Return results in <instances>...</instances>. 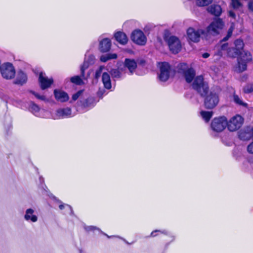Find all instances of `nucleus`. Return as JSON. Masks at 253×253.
<instances>
[{
    "label": "nucleus",
    "mask_w": 253,
    "mask_h": 253,
    "mask_svg": "<svg viewBox=\"0 0 253 253\" xmlns=\"http://www.w3.org/2000/svg\"><path fill=\"white\" fill-rule=\"evenodd\" d=\"M204 33L202 29H195L189 28L187 31V37L192 42H197L200 41V36Z\"/></svg>",
    "instance_id": "obj_11"
},
{
    "label": "nucleus",
    "mask_w": 253,
    "mask_h": 253,
    "mask_svg": "<svg viewBox=\"0 0 253 253\" xmlns=\"http://www.w3.org/2000/svg\"><path fill=\"white\" fill-rule=\"evenodd\" d=\"M33 94L37 97L38 99H40L41 100H45L46 97L45 96L43 95H40L39 94L33 92Z\"/></svg>",
    "instance_id": "obj_37"
},
{
    "label": "nucleus",
    "mask_w": 253,
    "mask_h": 253,
    "mask_svg": "<svg viewBox=\"0 0 253 253\" xmlns=\"http://www.w3.org/2000/svg\"><path fill=\"white\" fill-rule=\"evenodd\" d=\"M233 100L236 104L245 107H247V104L244 102L237 95H233Z\"/></svg>",
    "instance_id": "obj_26"
},
{
    "label": "nucleus",
    "mask_w": 253,
    "mask_h": 253,
    "mask_svg": "<svg viewBox=\"0 0 253 253\" xmlns=\"http://www.w3.org/2000/svg\"><path fill=\"white\" fill-rule=\"evenodd\" d=\"M169 50L174 54L178 53L181 49L179 40L175 36H170L166 40Z\"/></svg>",
    "instance_id": "obj_8"
},
{
    "label": "nucleus",
    "mask_w": 253,
    "mask_h": 253,
    "mask_svg": "<svg viewBox=\"0 0 253 253\" xmlns=\"http://www.w3.org/2000/svg\"><path fill=\"white\" fill-rule=\"evenodd\" d=\"M111 75L112 78H121L120 73L117 69L111 70Z\"/></svg>",
    "instance_id": "obj_34"
},
{
    "label": "nucleus",
    "mask_w": 253,
    "mask_h": 253,
    "mask_svg": "<svg viewBox=\"0 0 253 253\" xmlns=\"http://www.w3.org/2000/svg\"><path fill=\"white\" fill-rule=\"evenodd\" d=\"M157 65L160 69V79H168L170 77V66L168 62H159Z\"/></svg>",
    "instance_id": "obj_7"
},
{
    "label": "nucleus",
    "mask_w": 253,
    "mask_h": 253,
    "mask_svg": "<svg viewBox=\"0 0 253 253\" xmlns=\"http://www.w3.org/2000/svg\"><path fill=\"white\" fill-rule=\"evenodd\" d=\"M138 63H139V64L143 65L145 64V61L143 59H141V60H139Z\"/></svg>",
    "instance_id": "obj_49"
},
{
    "label": "nucleus",
    "mask_w": 253,
    "mask_h": 253,
    "mask_svg": "<svg viewBox=\"0 0 253 253\" xmlns=\"http://www.w3.org/2000/svg\"><path fill=\"white\" fill-rule=\"evenodd\" d=\"M235 45L236 49L240 52L241 49H242L244 46L243 42L241 40H237L235 41Z\"/></svg>",
    "instance_id": "obj_28"
},
{
    "label": "nucleus",
    "mask_w": 253,
    "mask_h": 253,
    "mask_svg": "<svg viewBox=\"0 0 253 253\" xmlns=\"http://www.w3.org/2000/svg\"><path fill=\"white\" fill-rule=\"evenodd\" d=\"M210 56L208 53H205L203 54V57L205 58H208Z\"/></svg>",
    "instance_id": "obj_51"
},
{
    "label": "nucleus",
    "mask_w": 253,
    "mask_h": 253,
    "mask_svg": "<svg viewBox=\"0 0 253 253\" xmlns=\"http://www.w3.org/2000/svg\"><path fill=\"white\" fill-rule=\"evenodd\" d=\"M166 81L167 80H160V84H161L162 85H166L165 83H166Z\"/></svg>",
    "instance_id": "obj_50"
},
{
    "label": "nucleus",
    "mask_w": 253,
    "mask_h": 253,
    "mask_svg": "<svg viewBox=\"0 0 253 253\" xmlns=\"http://www.w3.org/2000/svg\"><path fill=\"white\" fill-rule=\"evenodd\" d=\"M243 133L241 132L240 134H239V137L241 139H245V138L242 136Z\"/></svg>",
    "instance_id": "obj_53"
},
{
    "label": "nucleus",
    "mask_w": 253,
    "mask_h": 253,
    "mask_svg": "<svg viewBox=\"0 0 253 253\" xmlns=\"http://www.w3.org/2000/svg\"><path fill=\"white\" fill-rule=\"evenodd\" d=\"M39 84L42 89H45L53 84V80H40Z\"/></svg>",
    "instance_id": "obj_22"
},
{
    "label": "nucleus",
    "mask_w": 253,
    "mask_h": 253,
    "mask_svg": "<svg viewBox=\"0 0 253 253\" xmlns=\"http://www.w3.org/2000/svg\"><path fill=\"white\" fill-rule=\"evenodd\" d=\"M228 48L227 43H224L221 45H219L216 47L217 52L215 53L219 56H221L223 54V51L227 50Z\"/></svg>",
    "instance_id": "obj_23"
},
{
    "label": "nucleus",
    "mask_w": 253,
    "mask_h": 253,
    "mask_svg": "<svg viewBox=\"0 0 253 253\" xmlns=\"http://www.w3.org/2000/svg\"><path fill=\"white\" fill-rule=\"evenodd\" d=\"M243 123V118L239 115H236L227 121V128L230 131H235L242 126Z\"/></svg>",
    "instance_id": "obj_4"
},
{
    "label": "nucleus",
    "mask_w": 253,
    "mask_h": 253,
    "mask_svg": "<svg viewBox=\"0 0 253 253\" xmlns=\"http://www.w3.org/2000/svg\"><path fill=\"white\" fill-rule=\"evenodd\" d=\"M1 74L3 78L12 79L15 75V69L13 64L9 62L2 64L0 68Z\"/></svg>",
    "instance_id": "obj_2"
},
{
    "label": "nucleus",
    "mask_w": 253,
    "mask_h": 253,
    "mask_svg": "<svg viewBox=\"0 0 253 253\" xmlns=\"http://www.w3.org/2000/svg\"><path fill=\"white\" fill-rule=\"evenodd\" d=\"M249 8L250 10L253 11V1L249 3Z\"/></svg>",
    "instance_id": "obj_45"
},
{
    "label": "nucleus",
    "mask_w": 253,
    "mask_h": 253,
    "mask_svg": "<svg viewBox=\"0 0 253 253\" xmlns=\"http://www.w3.org/2000/svg\"><path fill=\"white\" fill-rule=\"evenodd\" d=\"M104 69V66H100L99 68L97 70L95 74V78L98 79L101 77L102 79H110V76L108 72L103 71Z\"/></svg>",
    "instance_id": "obj_18"
},
{
    "label": "nucleus",
    "mask_w": 253,
    "mask_h": 253,
    "mask_svg": "<svg viewBox=\"0 0 253 253\" xmlns=\"http://www.w3.org/2000/svg\"><path fill=\"white\" fill-rule=\"evenodd\" d=\"M247 151L250 154H253V141L248 145Z\"/></svg>",
    "instance_id": "obj_38"
},
{
    "label": "nucleus",
    "mask_w": 253,
    "mask_h": 253,
    "mask_svg": "<svg viewBox=\"0 0 253 253\" xmlns=\"http://www.w3.org/2000/svg\"><path fill=\"white\" fill-rule=\"evenodd\" d=\"M85 230L87 231H94L95 230H98L96 227H94V226H87V227H86L85 228Z\"/></svg>",
    "instance_id": "obj_41"
},
{
    "label": "nucleus",
    "mask_w": 253,
    "mask_h": 253,
    "mask_svg": "<svg viewBox=\"0 0 253 253\" xmlns=\"http://www.w3.org/2000/svg\"><path fill=\"white\" fill-rule=\"evenodd\" d=\"M212 0H196V3L200 6L207 5L211 2Z\"/></svg>",
    "instance_id": "obj_27"
},
{
    "label": "nucleus",
    "mask_w": 253,
    "mask_h": 253,
    "mask_svg": "<svg viewBox=\"0 0 253 253\" xmlns=\"http://www.w3.org/2000/svg\"><path fill=\"white\" fill-rule=\"evenodd\" d=\"M26 83V80H16L15 82H14V84L23 85V84Z\"/></svg>",
    "instance_id": "obj_40"
},
{
    "label": "nucleus",
    "mask_w": 253,
    "mask_h": 253,
    "mask_svg": "<svg viewBox=\"0 0 253 253\" xmlns=\"http://www.w3.org/2000/svg\"><path fill=\"white\" fill-rule=\"evenodd\" d=\"M201 115L206 122H208L212 116V112L203 111L201 112Z\"/></svg>",
    "instance_id": "obj_25"
},
{
    "label": "nucleus",
    "mask_w": 253,
    "mask_h": 253,
    "mask_svg": "<svg viewBox=\"0 0 253 253\" xmlns=\"http://www.w3.org/2000/svg\"><path fill=\"white\" fill-rule=\"evenodd\" d=\"M71 79H76V80L81 79V77L79 76H76L74 77H72V78H71Z\"/></svg>",
    "instance_id": "obj_52"
},
{
    "label": "nucleus",
    "mask_w": 253,
    "mask_h": 253,
    "mask_svg": "<svg viewBox=\"0 0 253 253\" xmlns=\"http://www.w3.org/2000/svg\"><path fill=\"white\" fill-rule=\"evenodd\" d=\"M177 72L182 74L185 79H194L195 76L194 70L190 68L188 65L185 63H180L176 67Z\"/></svg>",
    "instance_id": "obj_6"
},
{
    "label": "nucleus",
    "mask_w": 253,
    "mask_h": 253,
    "mask_svg": "<svg viewBox=\"0 0 253 253\" xmlns=\"http://www.w3.org/2000/svg\"><path fill=\"white\" fill-rule=\"evenodd\" d=\"M125 66L131 73H132L136 69L137 64L134 60L126 59L125 60Z\"/></svg>",
    "instance_id": "obj_21"
},
{
    "label": "nucleus",
    "mask_w": 253,
    "mask_h": 253,
    "mask_svg": "<svg viewBox=\"0 0 253 253\" xmlns=\"http://www.w3.org/2000/svg\"><path fill=\"white\" fill-rule=\"evenodd\" d=\"M83 90H79L77 93L74 94L72 96V100H71L70 102L72 103L73 101H75L77 100L80 96L82 95L83 93Z\"/></svg>",
    "instance_id": "obj_29"
},
{
    "label": "nucleus",
    "mask_w": 253,
    "mask_h": 253,
    "mask_svg": "<svg viewBox=\"0 0 253 253\" xmlns=\"http://www.w3.org/2000/svg\"><path fill=\"white\" fill-rule=\"evenodd\" d=\"M188 84L192 85V88L195 90L202 97L205 96L208 92V86L207 82L204 80H186Z\"/></svg>",
    "instance_id": "obj_1"
},
{
    "label": "nucleus",
    "mask_w": 253,
    "mask_h": 253,
    "mask_svg": "<svg viewBox=\"0 0 253 253\" xmlns=\"http://www.w3.org/2000/svg\"><path fill=\"white\" fill-rule=\"evenodd\" d=\"M229 16L232 17L233 18H235V13L233 11H230L229 12Z\"/></svg>",
    "instance_id": "obj_46"
},
{
    "label": "nucleus",
    "mask_w": 253,
    "mask_h": 253,
    "mask_svg": "<svg viewBox=\"0 0 253 253\" xmlns=\"http://www.w3.org/2000/svg\"><path fill=\"white\" fill-rule=\"evenodd\" d=\"M231 5L232 7L235 9L239 8L242 5L241 3L238 0H231Z\"/></svg>",
    "instance_id": "obj_32"
},
{
    "label": "nucleus",
    "mask_w": 253,
    "mask_h": 253,
    "mask_svg": "<svg viewBox=\"0 0 253 253\" xmlns=\"http://www.w3.org/2000/svg\"><path fill=\"white\" fill-rule=\"evenodd\" d=\"M244 92L246 93H250L253 91V85L248 84L244 88Z\"/></svg>",
    "instance_id": "obj_36"
},
{
    "label": "nucleus",
    "mask_w": 253,
    "mask_h": 253,
    "mask_svg": "<svg viewBox=\"0 0 253 253\" xmlns=\"http://www.w3.org/2000/svg\"><path fill=\"white\" fill-rule=\"evenodd\" d=\"M157 232H159V233H166L164 231H162L161 230H155L151 233V236L152 237H155L156 236V234L155 233Z\"/></svg>",
    "instance_id": "obj_44"
},
{
    "label": "nucleus",
    "mask_w": 253,
    "mask_h": 253,
    "mask_svg": "<svg viewBox=\"0 0 253 253\" xmlns=\"http://www.w3.org/2000/svg\"><path fill=\"white\" fill-rule=\"evenodd\" d=\"M209 12L215 16H219L221 13V8L220 5L213 4L208 8Z\"/></svg>",
    "instance_id": "obj_20"
},
{
    "label": "nucleus",
    "mask_w": 253,
    "mask_h": 253,
    "mask_svg": "<svg viewBox=\"0 0 253 253\" xmlns=\"http://www.w3.org/2000/svg\"><path fill=\"white\" fill-rule=\"evenodd\" d=\"M72 83L77 84V85H81L83 84V80H71Z\"/></svg>",
    "instance_id": "obj_42"
},
{
    "label": "nucleus",
    "mask_w": 253,
    "mask_h": 253,
    "mask_svg": "<svg viewBox=\"0 0 253 253\" xmlns=\"http://www.w3.org/2000/svg\"><path fill=\"white\" fill-rule=\"evenodd\" d=\"M114 37L116 41L122 44H126L127 42V37L126 34L122 32H116Z\"/></svg>",
    "instance_id": "obj_17"
},
{
    "label": "nucleus",
    "mask_w": 253,
    "mask_h": 253,
    "mask_svg": "<svg viewBox=\"0 0 253 253\" xmlns=\"http://www.w3.org/2000/svg\"><path fill=\"white\" fill-rule=\"evenodd\" d=\"M103 90H99L98 93H97V94L100 97H102V95L103 94Z\"/></svg>",
    "instance_id": "obj_47"
},
{
    "label": "nucleus",
    "mask_w": 253,
    "mask_h": 253,
    "mask_svg": "<svg viewBox=\"0 0 253 253\" xmlns=\"http://www.w3.org/2000/svg\"><path fill=\"white\" fill-rule=\"evenodd\" d=\"M223 23L220 19H215L212 21L207 28V31L209 34L211 35H217L219 33V31L223 28Z\"/></svg>",
    "instance_id": "obj_9"
},
{
    "label": "nucleus",
    "mask_w": 253,
    "mask_h": 253,
    "mask_svg": "<svg viewBox=\"0 0 253 253\" xmlns=\"http://www.w3.org/2000/svg\"><path fill=\"white\" fill-rule=\"evenodd\" d=\"M233 29H234V26H233V25H232L228 31V33H227V36L225 38H223V41H226L228 40L230 37H231V36L232 34L233 31Z\"/></svg>",
    "instance_id": "obj_33"
},
{
    "label": "nucleus",
    "mask_w": 253,
    "mask_h": 253,
    "mask_svg": "<svg viewBox=\"0 0 253 253\" xmlns=\"http://www.w3.org/2000/svg\"><path fill=\"white\" fill-rule=\"evenodd\" d=\"M59 208L60 210H63V209L65 208L67 211H69V214H72L73 212V210L72 207L66 204H61L59 205Z\"/></svg>",
    "instance_id": "obj_30"
},
{
    "label": "nucleus",
    "mask_w": 253,
    "mask_h": 253,
    "mask_svg": "<svg viewBox=\"0 0 253 253\" xmlns=\"http://www.w3.org/2000/svg\"><path fill=\"white\" fill-rule=\"evenodd\" d=\"M226 126L227 127V120L224 116L214 118L211 123L212 129L216 132L222 131Z\"/></svg>",
    "instance_id": "obj_5"
},
{
    "label": "nucleus",
    "mask_w": 253,
    "mask_h": 253,
    "mask_svg": "<svg viewBox=\"0 0 253 253\" xmlns=\"http://www.w3.org/2000/svg\"><path fill=\"white\" fill-rule=\"evenodd\" d=\"M100 60L102 61V62H106L107 61H108L109 59V57H108V54L107 55H102L101 57H100Z\"/></svg>",
    "instance_id": "obj_39"
},
{
    "label": "nucleus",
    "mask_w": 253,
    "mask_h": 253,
    "mask_svg": "<svg viewBox=\"0 0 253 253\" xmlns=\"http://www.w3.org/2000/svg\"><path fill=\"white\" fill-rule=\"evenodd\" d=\"M35 74L37 75V77H38L39 79H47L45 73L42 71H37L35 72Z\"/></svg>",
    "instance_id": "obj_35"
},
{
    "label": "nucleus",
    "mask_w": 253,
    "mask_h": 253,
    "mask_svg": "<svg viewBox=\"0 0 253 253\" xmlns=\"http://www.w3.org/2000/svg\"><path fill=\"white\" fill-rule=\"evenodd\" d=\"M204 98V105L207 109H212L215 107L219 101L218 96L213 92H208Z\"/></svg>",
    "instance_id": "obj_3"
},
{
    "label": "nucleus",
    "mask_w": 253,
    "mask_h": 253,
    "mask_svg": "<svg viewBox=\"0 0 253 253\" xmlns=\"http://www.w3.org/2000/svg\"><path fill=\"white\" fill-rule=\"evenodd\" d=\"M95 62L94 56L92 55H85L83 64L81 67V74L84 75V71Z\"/></svg>",
    "instance_id": "obj_13"
},
{
    "label": "nucleus",
    "mask_w": 253,
    "mask_h": 253,
    "mask_svg": "<svg viewBox=\"0 0 253 253\" xmlns=\"http://www.w3.org/2000/svg\"><path fill=\"white\" fill-rule=\"evenodd\" d=\"M24 219L29 222H36L38 221V217L35 214V211L31 208H29L25 211Z\"/></svg>",
    "instance_id": "obj_16"
},
{
    "label": "nucleus",
    "mask_w": 253,
    "mask_h": 253,
    "mask_svg": "<svg viewBox=\"0 0 253 253\" xmlns=\"http://www.w3.org/2000/svg\"><path fill=\"white\" fill-rule=\"evenodd\" d=\"M131 39L135 43L143 45L147 42V38L142 31L140 30H135L131 34Z\"/></svg>",
    "instance_id": "obj_10"
},
{
    "label": "nucleus",
    "mask_w": 253,
    "mask_h": 253,
    "mask_svg": "<svg viewBox=\"0 0 253 253\" xmlns=\"http://www.w3.org/2000/svg\"><path fill=\"white\" fill-rule=\"evenodd\" d=\"M18 74H19L21 75V77H22V78H25V77H26L25 74H24V73L23 71H19Z\"/></svg>",
    "instance_id": "obj_48"
},
{
    "label": "nucleus",
    "mask_w": 253,
    "mask_h": 253,
    "mask_svg": "<svg viewBox=\"0 0 253 253\" xmlns=\"http://www.w3.org/2000/svg\"><path fill=\"white\" fill-rule=\"evenodd\" d=\"M109 59H116L117 57V55L116 53H109L108 54Z\"/></svg>",
    "instance_id": "obj_43"
},
{
    "label": "nucleus",
    "mask_w": 253,
    "mask_h": 253,
    "mask_svg": "<svg viewBox=\"0 0 253 253\" xmlns=\"http://www.w3.org/2000/svg\"><path fill=\"white\" fill-rule=\"evenodd\" d=\"M103 84H104V87L106 89H110L112 86V83L111 82V80H101Z\"/></svg>",
    "instance_id": "obj_31"
},
{
    "label": "nucleus",
    "mask_w": 253,
    "mask_h": 253,
    "mask_svg": "<svg viewBox=\"0 0 253 253\" xmlns=\"http://www.w3.org/2000/svg\"><path fill=\"white\" fill-rule=\"evenodd\" d=\"M111 45V41L109 39H104L100 42V49L102 52H107L110 49Z\"/></svg>",
    "instance_id": "obj_19"
},
{
    "label": "nucleus",
    "mask_w": 253,
    "mask_h": 253,
    "mask_svg": "<svg viewBox=\"0 0 253 253\" xmlns=\"http://www.w3.org/2000/svg\"><path fill=\"white\" fill-rule=\"evenodd\" d=\"M29 109L36 116L44 118L46 117V112L44 109H41L37 104L33 102L31 103Z\"/></svg>",
    "instance_id": "obj_14"
},
{
    "label": "nucleus",
    "mask_w": 253,
    "mask_h": 253,
    "mask_svg": "<svg viewBox=\"0 0 253 253\" xmlns=\"http://www.w3.org/2000/svg\"><path fill=\"white\" fill-rule=\"evenodd\" d=\"M71 113V109L68 107L59 109L56 111L55 114L53 115L52 117L54 119L71 117L72 116Z\"/></svg>",
    "instance_id": "obj_12"
},
{
    "label": "nucleus",
    "mask_w": 253,
    "mask_h": 253,
    "mask_svg": "<svg viewBox=\"0 0 253 253\" xmlns=\"http://www.w3.org/2000/svg\"><path fill=\"white\" fill-rule=\"evenodd\" d=\"M54 95L56 100L59 102H65L68 101L69 99L67 93L60 89H55Z\"/></svg>",
    "instance_id": "obj_15"
},
{
    "label": "nucleus",
    "mask_w": 253,
    "mask_h": 253,
    "mask_svg": "<svg viewBox=\"0 0 253 253\" xmlns=\"http://www.w3.org/2000/svg\"><path fill=\"white\" fill-rule=\"evenodd\" d=\"M246 62L241 59H239L237 66L236 67V70L238 72H243L246 69Z\"/></svg>",
    "instance_id": "obj_24"
}]
</instances>
